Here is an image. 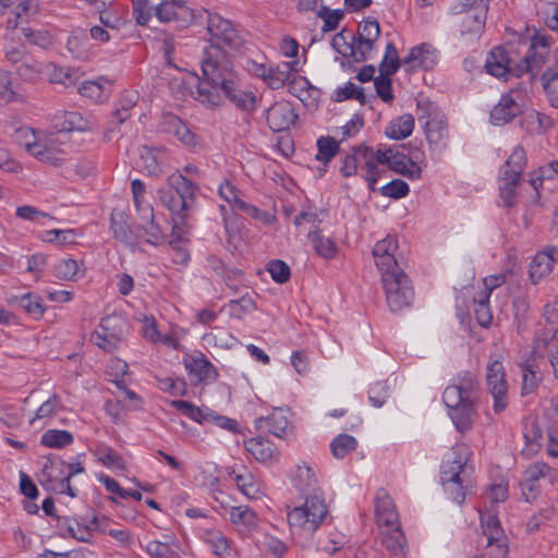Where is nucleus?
Wrapping results in <instances>:
<instances>
[{
    "mask_svg": "<svg viewBox=\"0 0 558 558\" xmlns=\"http://www.w3.org/2000/svg\"><path fill=\"white\" fill-rule=\"evenodd\" d=\"M207 32L210 39L201 58L203 76L198 77L195 99L207 108H215L227 98L240 110L253 111L256 96L242 88L240 74L232 61L231 52L239 51L244 44L239 31L229 20L208 14Z\"/></svg>",
    "mask_w": 558,
    "mask_h": 558,
    "instance_id": "nucleus-1",
    "label": "nucleus"
},
{
    "mask_svg": "<svg viewBox=\"0 0 558 558\" xmlns=\"http://www.w3.org/2000/svg\"><path fill=\"white\" fill-rule=\"evenodd\" d=\"M442 401L454 428L461 435L472 430L480 417L481 389L471 373L459 374L442 392Z\"/></svg>",
    "mask_w": 558,
    "mask_h": 558,
    "instance_id": "nucleus-2",
    "label": "nucleus"
},
{
    "mask_svg": "<svg viewBox=\"0 0 558 558\" xmlns=\"http://www.w3.org/2000/svg\"><path fill=\"white\" fill-rule=\"evenodd\" d=\"M471 456L472 450L466 444L457 442L441 463V485L448 497L459 505L464 501L470 485L468 462Z\"/></svg>",
    "mask_w": 558,
    "mask_h": 558,
    "instance_id": "nucleus-3",
    "label": "nucleus"
},
{
    "mask_svg": "<svg viewBox=\"0 0 558 558\" xmlns=\"http://www.w3.org/2000/svg\"><path fill=\"white\" fill-rule=\"evenodd\" d=\"M287 508V520L291 531L305 537L312 536L328 515L325 496L299 497V502H292Z\"/></svg>",
    "mask_w": 558,
    "mask_h": 558,
    "instance_id": "nucleus-4",
    "label": "nucleus"
},
{
    "mask_svg": "<svg viewBox=\"0 0 558 558\" xmlns=\"http://www.w3.org/2000/svg\"><path fill=\"white\" fill-rule=\"evenodd\" d=\"M526 153L522 146L514 147L513 151L500 167L498 189L504 206L513 207L518 190L522 187L521 175L526 166Z\"/></svg>",
    "mask_w": 558,
    "mask_h": 558,
    "instance_id": "nucleus-5",
    "label": "nucleus"
},
{
    "mask_svg": "<svg viewBox=\"0 0 558 558\" xmlns=\"http://www.w3.org/2000/svg\"><path fill=\"white\" fill-rule=\"evenodd\" d=\"M381 284L387 305L391 312H400L411 305L414 299V290L403 270L381 276Z\"/></svg>",
    "mask_w": 558,
    "mask_h": 558,
    "instance_id": "nucleus-6",
    "label": "nucleus"
},
{
    "mask_svg": "<svg viewBox=\"0 0 558 558\" xmlns=\"http://www.w3.org/2000/svg\"><path fill=\"white\" fill-rule=\"evenodd\" d=\"M486 385L494 399V412L501 413L508 407V381L506 379L504 355L501 352H495L489 355L486 366Z\"/></svg>",
    "mask_w": 558,
    "mask_h": 558,
    "instance_id": "nucleus-7",
    "label": "nucleus"
},
{
    "mask_svg": "<svg viewBox=\"0 0 558 558\" xmlns=\"http://www.w3.org/2000/svg\"><path fill=\"white\" fill-rule=\"evenodd\" d=\"M170 404L196 423L203 424L205 422H211L221 429L230 433H239V423L234 418L220 415L209 408H199L185 400H172Z\"/></svg>",
    "mask_w": 558,
    "mask_h": 558,
    "instance_id": "nucleus-8",
    "label": "nucleus"
},
{
    "mask_svg": "<svg viewBox=\"0 0 558 558\" xmlns=\"http://www.w3.org/2000/svg\"><path fill=\"white\" fill-rule=\"evenodd\" d=\"M125 326L123 317L108 315L101 319L97 329L90 335V341L100 349L111 352L122 341Z\"/></svg>",
    "mask_w": 558,
    "mask_h": 558,
    "instance_id": "nucleus-9",
    "label": "nucleus"
},
{
    "mask_svg": "<svg viewBox=\"0 0 558 558\" xmlns=\"http://www.w3.org/2000/svg\"><path fill=\"white\" fill-rule=\"evenodd\" d=\"M482 530L487 544L481 558H506L508 543L498 517L494 513H487L485 517L482 513Z\"/></svg>",
    "mask_w": 558,
    "mask_h": 558,
    "instance_id": "nucleus-10",
    "label": "nucleus"
},
{
    "mask_svg": "<svg viewBox=\"0 0 558 558\" xmlns=\"http://www.w3.org/2000/svg\"><path fill=\"white\" fill-rule=\"evenodd\" d=\"M392 149L393 146L387 145H379L376 150L365 144L356 146V151L362 155L364 162L362 170L365 171V173L363 177L368 182L372 190H375V184L380 175L378 166L383 165L388 167Z\"/></svg>",
    "mask_w": 558,
    "mask_h": 558,
    "instance_id": "nucleus-11",
    "label": "nucleus"
},
{
    "mask_svg": "<svg viewBox=\"0 0 558 558\" xmlns=\"http://www.w3.org/2000/svg\"><path fill=\"white\" fill-rule=\"evenodd\" d=\"M398 240L395 235H387L375 243L373 257L380 277L389 272L402 270L398 263Z\"/></svg>",
    "mask_w": 558,
    "mask_h": 558,
    "instance_id": "nucleus-12",
    "label": "nucleus"
},
{
    "mask_svg": "<svg viewBox=\"0 0 558 558\" xmlns=\"http://www.w3.org/2000/svg\"><path fill=\"white\" fill-rule=\"evenodd\" d=\"M423 158L424 151L420 147H415L414 150H410V155H407L403 150L393 147L388 168L410 180H416L420 179L422 174V169L418 166V162H421Z\"/></svg>",
    "mask_w": 558,
    "mask_h": 558,
    "instance_id": "nucleus-13",
    "label": "nucleus"
},
{
    "mask_svg": "<svg viewBox=\"0 0 558 558\" xmlns=\"http://www.w3.org/2000/svg\"><path fill=\"white\" fill-rule=\"evenodd\" d=\"M551 469L544 462L531 464L522 475L521 490L525 501L532 502L541 492L542 482L551 483Z\"/></svg>",
    "mask_w": 558,
    "mask_h": 558,
    "instance_id": "nucleus-14",
    "label": "nucleus"
},
{
    "mask_svg": "<svg viewBox=\"0 0 558 558\" xmlns=\"http://www.w3.org/2000/svg\"><path fill=\"white\" fill-rule=\"evenodd\" d=\"M290 481L299 497L325 496L315 470L306 462L299 463L293 468Z\"/></svg>",
    "mask_w": 558,
    "mask_h": 558,
    "instance_id": "nucleus-15",
    "label": "nucleus"
},
{
    "mask_svg": "<svg viewBox=\"0 0 558 558\" xmlns=\"http://www.w3.org/2000/svg\"><path fill=\"white\" fill-rule=\"evenodd\" d=\"M473 290V287H462L460 293L457 295L458 307L469 310L472 305L478 324L483 327H488L493 320L489 298L487 294H475Z\"/></svg>",
    "mask_w": 558,
    "mask_h": 558,
    "instance_id": "nucleus-16",
    "label": "nucleus"
},
{
    "mask_svg": "<svg viewBox=\"0 0 558 558\" xmlns=\"http://www.w3.org/2000/svg\"><path fill=\"white\" fill-rule=\"evenodd\" d=\"M156 15L161 22H177L185 27L195 19L194 10L189 8L183 0H165L156 8Z\"/></svg>",
    "mask_w": 558,
    "mask_h": 558,
    "instance_id": "nucleus-17",
    "label": "nucleus"
},
{
    "mask_svg": "<svg viewBox=\"0 0 558 558\" xmlns=\"http://www.w3.org/2000/svg\"><path fill=\"white\" fill-rule=\"evenodd\" d=\"M229 478L234 482L239 490L251 499H258L264 495L262 482L244 465H234L227 469Z\"/></svg>",
    "mask_w": 558,
    "mask_h": 558,
    "instance_id": "nucleus-18",
    "label": "nucleus"
},
{
    "mask_svg": "<svg viewBox=\"0 0 558 558\" xmlns=\"http://www.w3.org/2000/svg\"><path fill=\"white\" fill-rule=\"evenodd\" d=\"M417 120L424 126L426 140L430 145H439L448 137L447 121L435 106H429L427 114L420 116Z\"/></svg>",
    "mask_w": 558,
    "mask_h": 558,
    "instance_id": "nucleus-19",
    "label": "nucleus"
},
{
    "mask_svg": "<svg viewBox=\"0 0 558 558\" xmlns=\"http://www.w3.org/2000/svg\"><path fill=\"white\" fill-rule=\"evenodd\" d=\"M558 262V246H547L538 252L530 263L529 275L534 284L547 277Z\"/></svg>",
    "mask_w": 558,
    "mask_h": 558,
    "instance_id": "nucleus-20",
    "label": "nucleus"
},
{
    "mask_svg": "<svg viewBox=\"0 0 558 558\" xmlns=\"http://www.w3.org/2000/svg\"><path fill=\"white\" fill-rule=\"evenodd\" d=\"M533 354L546 355L550 363L554 377L558 379V329L548 330L534 339Z\"/></svg>",
    "mask_w": 558,
    "mask_h": 558,
    "instance_id": "nucleus-21",
    "label": "nucleus"
},
{
    "mask_svg": "<svg viewBox=\"0 0 558 558\" xmlns=\"http://www.w3.org/2000/svg\"><path fill=\"white\" fill-rule=\"evenodd\" d=\"M514 89L501 96L490 111V122L494 125H505L523 112V106L513 97Z\"/></svg>",
    "mask_w": 558,
    "mask_h": 558,
    "instance_id": "nucleus-22",
    "label": "nucleus"
},
{
    "mask_svg": "<svg viewBox=\"0 0 558 558\" xmlns=\"http://www.w3.org/2000/svg\"><path fill=\"white\" fill-rule=\"evenodd\" d=\"M137 100L138 95L136 92H125L122 94L104 133L107 141H110L111 133L118 131L119 126L131 117V111L136 106Z\"/></svg>",
    "mask_w": 558,
    "mask_h": 558,
    "instance_id": "nucleus-23",
    "label": "nucleus"
},
{
    "mask_svg": "<svg viewBox=\"0 0 558 558\" xmlns=\"http://www.w3.org/2000/svg\"><path fill=\"white\" fill-rule=\"evenodd\" d=\"M374 508L379 530L399 523L395 502L385 489L380 488L376 492Z\"/></svg>",
    "mask_w": 558,
    "mask_h": 558,
    "instance_id": "nucleus-24",
    "label": "nucleus"
},
{
    "mask_svg": "<svg viewBox=\"0 0 558 558\" xmlns=\"http://www.w3.org/2000/svg\"><path fill=\"white\" fill-rule=\"evenodd\" d=\"M244 447L262 464L272 465L279 461L280 452L268 439L253 437L244 441Z\"/></svg>",
    "mask_w": 558,
    "mask_h": 558,
    "instance_id": "nucleus-25",
    "label": "nucleus"
},
{
    "mask_svg": "<svg viewBox=\"0 0 558 558\" xmlns=\"http://www.w3.org/2000/svg\"><path fill=\"white\" fill-rule=\"evenodd\" d=\"M126 218L125 211L113 213L111 216V229L117 240L133 246L142 238V229L140 226L131 227Z\"/></svg>",
    "mask_w": 558,
    "mask_h": 558,
    "instance_id": "nucleus-26",
    "label": "nucleus"
},
{
    "mask_svg": "<svg viewBox=\"0 0 558 558\" xmlns=\"http://www.w3.org/2000/svg\"><path fill=\"white\" fill-rule=\"evenodd\" d=\"M184 366L196 383L215 380L217 377L214 365L202 353L184 357Z\"/></svg>",
    "mask_w": 558,
    "mask_h": 558,
    "instance_id": "nucleus-27",
    "label": "nucleus"
},
{
    "mask_svg": "<svg viewBox=\"0 0 558 558\" xmlns=\"http://www.w3.org/2000/svg\"><path fill=\"white\" fill-rule=\"evenodd\" d=\"M89 451L97 462L111 471L122 472L128 469L125 459L106 442L97 441Z\"/></svg>",
    "mask_w": 558,
    "mask_h": 558,
    "instance_id": "nucleus-28",
    "label": "nucleus"
},
{
    "mask_svg": "<svg viewBox=\"0 0 558 558\" xmlns=\"http://www.w3.org/2000/svg\"><path fill=\"white\" fill-rule=\"evenodd\" d=\"M296 114L289 104L276 102L272 105L266 116L269 128L275 132L290 129L294 124Z\"/></svg>",
    "mask_w": 558,
    "mask_h": 558,
    "instance_id": "nucleus-29",
    "label": "nucleus"
},
{
    "mask_svg": "<svg viewBox=\"0 0 558 558\" xmlns=\"http://www.w3.org/2000/svg\"><path fill=\"white\" fill-rule=\"evenodd\" d=\"M5 301L9 305L21 307L35 320L41 319L47 310L41 296L32 292H26L22 295L12 294L8 296Z\"/></svg>",
    "mask_w": 558,
    "mask_h": 558,
    "instance_id": "nucleus-30",
    "label": "nucleus"
},
{
    "mask_svg": "<svg viewBox=\"0 0 558 558\" xmlns=\"http://www.w3.org/2000/svg\"><path fill=\"white\" fill-rule=\"evenodd\" d=\"M170 186L174 193L181 197V207L179 209H191L195 206L198 187L191 180L181 173H174L168 177Z\"/></svg>",
    "mask_w": 558,
    "mask_h": 558,
    "instance_id": "nucleus-31",
    "label": "nucleus"
},
{
    "mask_svg": "<svg viewBox=\"0 0 558 558\" xmlns=\"http://www.w3.org/2000/svg\"><path fill=\"white\" fill-rule=\"evenodd\" d=\"M51 123L58 132H84L90 130L88 122L76 111H57L51 117Z\"/></svg>",
    "mask_w": 558,
    "mask_h": 558,
    "instance_id": "nucleus-32",
    "label": "nucleus"
},
{
    "mask_svg": "<svg viewBox=\"0 0 558 558\" xmlns=\"http://www.w3.org/2000/svg\"><path fill=\"white\" fill-rule=\"evenodd\" d=\"M556 175H558V160H553L531 173L527 185L532 193L533 204L543 206V204L538 203V199L544 181L553 180Z\"/></svg>",
    "mask_w": 558,
    "mask_h": 558,
    "instance_id": "nucleus-33",
    "label": "nucleus"
},
{
    "mask_svg": "<svg viewBox=\"0 0 558 558\" xmlns=\"http://www.w3.org/2000/svg\"><path fill=\"white\" fill-rule=\"evenodd\" d=\"M145 550L151 558H178L182 548L177 538L165 535L162 541H149Z\"/></svg>",
    "mask_w": 558,
    "mask_h": 558,
    "instance_id": "nucleus-34",
    "label": "nucleus"
},
{
    "mask_svg": "<svg viewBox=\"0 0 558 558\" xmlns=\"http://www.w3.org/2000/svg\"><path fill=\"white\" fill-rule=\"evenodd\" d=\"M511 59L505 47L498 46L490 50L486 58L485 68L495 77H504L511 71Z\"/></svg>",
    "mask_w": 558,
    "mask_h": 558,
    "instance_id": "nucleus-35",
    "label": "nucleus"
},
{
    "mask_svg": "<svg viewBox=\"0 0 558 558\" xmlns=\"http://www.w3.org/2000/svg\"><path fill=\"white\" fill-rule=\"evenodd\" d=\"M229 518L231 523L243 533L255 530L259 522L257 513L247 506L231 507Z\"/></svg>",
    "mask_w": 558,
    "mask_h": 558,
    "instance_id": "nucleus-36",
    "label": "nucleus"
},
{
    "mask_svg": "<svg viewBox=\"0 0 558 558\" xmlns=\"http://www.w3.org/2000/svg\"><path fill=\"white\" fill-rule=\"evenodd\" d=\"M159 151L149 146H142L140 148V159L137 167L140 170L150 177H159L163 173Z\"/></svg>",
    "mask_w": 558,
    "mask_h": 558,
    "instance_id": "nucleus-37",
    "label": "nucleus"
},
{
    "mask_svg": "<svg viewBox=\"0 0 558 558\" xmlns=\"http://www.w3.org/2000/svg\"><path fill=\"white\" fill-rule=\"evenodd\" d=\"M381 541L386 549L393 556L404 555L405 537L400 529V523L380 529Z\"/></svg>",
    "mask_w": 558,
    "mask_h": 558,
    "instance_id": "nucleus-38",
    "label": "nucleus"
},
{
    "mask_svg": "<svg viewBox=\"0 0 558 558\" xmlns=\"http://www.w3.org/2000/svg\"><path fill=\"white\" fill-rule=\"evenodd\" d=\"M263 422L268 432L278 438H284L292 430L287 412L282 409L274 410L268 416L263 418Z\"/></svg>",
    "mask_w": 558,
    "mask_h": 558,
    "instance_id": "nucleus-39",
    "label": "nucleus"
},
{
    "mask_svg": "<svg viewBox=\"0 0 558 558\" xmlns=\"http://www.w3.org/2000/svg\"><path fill=\"white\" fill-rule=\"evenodd\" d=\"M287 85L289 93L298 97L304 104L308 99L317 100L322 94L320 89L313 86L305 76L290 77Z\"/></svg>",
    "mask_w": 558,
    "mask_h": 558,
    "instance_id": "nucleus-40",
    "label": "nucleus"
},
{
    "mask_svg": "<svg viewBox=\"0 0 558 558\" xmlns=\"http://www.w3.org/2000/svg\"><path fill=\"white\" fill-rule=\"evenodd\" d=\"M168 222L163 219L162 211H151L150 220L146 226H140L142 238L153 245H156L165 235Z\"/></svg>",
    "mask_w": 558,
    "mask_h": 558,
    "instance_id": "nucleus-41",
    "label": "nucleus"
},
{
    "mask_svg": "<svg viewBox=\"0 0 558 558\" xmlns=\"http://www.w3.org/2000/svg\"><path fill=\"white\" fill-rule=\"evenodd\" d=\"M404 64L418 65L425 70L433 68L436 63L435 52L430 45L422 44L411 49L403 59Z\"/></svg>",
    "mask_w": 558,
    "mask_h": 558,
    "instance_id": "nucleus-42",
    "label": "nucleus"
},
{
    "mask_svg": "<svg viewBox=\"0 0 558 558\" xmlns=\"http://www.w3.org/2000/svg\"><path fill=\"white\" fill-rule=\"evenodd\" d=\"M201 539L209 547L210 551L218 557H225L230 553V542L219 530L208 529L202 531Z\"/></svg>",
    "mask_w": 558,
    "mask_h": 558,
    "instance_id": "nucleus-43",
    "label": "nucleus"
},
{
    "mask_svg": "<svg viewBox=\"0 0 558 558\" xmlns=\"http://www.w3.org/2000/svg\"><path fill=\"white\" fill-rule=\"evenodd\" d=\"M508 498V485L500 482L492 485L483 495L485 510H480V519L482 520V513L487 517V513H494L496 517V512L494 510L495 505L499 502H504Z\"/></svg>",
    "mask_w": 558,
    "mask_h": 558,
    "instance_id": "nucleus-44",
    "label": "nucleus"
},
{
    "mask_svg": "<svg viewBox=\"0 0 558 558\" xmlns=\"http://www.w3.org/2000/svg\"><path fill=\"white\" fill-rule=\"evenodd\" d=\"M414 129V118L412 114H403L392 120L385 129L387 137L392 140H403L410 136Z\"/></svg>",
    "mask_w": 558,
    "mask_h": 558,
    "instance_id": "nucleus-45",
    "label": "nucleus"
},
{
    "mask_svg": "<svg viewBox=\"0 0 558 558\" xmlns=\"http://www.w3.org/2000/svg\"><path fill=\"white\" fill-rule=\"evenodd\" d=\"M219 196L231 207L238 209H257L256 206H248L242 199L241 191L229 180H226L223 183L219 185L218 189Z\"/></svg>",
    "mask_w": 558,
    "mask_h": 558,
    "instance_id": "nucleus-46",
    "label": "nucleus"
},
{
    "mask_svg": "<svg viewBox=\"0 0 558 558\" xmlns=\"http://www.w3.org/2000/svg\"><path fill=\"white\" fill-rule=\"evenodd\" d=\"M539 80L549 105L558 108V69L549 66Z\"/></svg>",
    "mask_w": 558,
    "mask_h": 558,
    "instance_id": "nucleus-47",
    "label": "nucleus"
},
{
    "mask_svg": "<svg viewBox=\"0 0 558 558\" xmlns=\"http://www.w3.org/2000/svg\"><path fill=\"white\" fill-rule=\"evenodd\" d=\"M39 12L38 0H24L15 9L14 19L8 21L9 28H19L23 23L28 22L31 17Z\"/></svg>",
    "mask_w": 558,
    "mask_h": 558,
    "instance_id": "nucleus-48",
    "label": "nucleus"
},
{
    "mask_svg": "<svg viewBox=\"0 0 558 558\" xmlns=\"http://www.w3.org/2000/svg\"><path fill=\"white\" fill-rule=\"evenodd\" d=\"M74 441L73 434L63 429H48L40 437V444L47 448L62 449Z\"/></svg>",
    "mask_w": 558,
    "mask_h": 558,
    "instance_id": "nucleus-49",
    "label": "nucleus"
},
{
    "mask_svg": "<svg viewBox=\"0 0 558 558\" xmlns=\"http://www.w3.org/2000/svg\"><path fill=\"white\" fill-rule=\"evenodd\" d=\"M461 9L457 10V13H460L468 9H477L478 12L474 14V26L468 27L469 32L481 33L485 26L486 13L488 11V1L487 0H462Z\"/></svg>",
    "mask_w": 558,
    "mask_h": 558,
    "instance_id": "nucleus-50",
    "label": "nucleus"
},
{
    "mask_svg": "<svg viewBox=\"0 0 558 558\" xmlns=\"http://www.w3.org/2000/svg\"><path fill=\"white\" fill-rule=\"evenodd\" d=\"M294 63L282 62L276 68H269V73L266 78L267 85L272 89H279L288 84L291 73L294 71Z\"/></svg>",
    "mask_w": 558,
    "mask_h": 558,
    "instance_id": "nucleus-51",
    "label": "nucleus"
},
{
    "mask_svg": "<svg viewBox=\"0 0 558 558\" xmlns=\"http://www.w3.org/2000/svg\"><path fill=\"white\" fill-rule=\"evenodd\" d=\"M85 472V466L82 461L66 463L65 474L62 476L61 482H59L58 486H56L57 494H66L71 498L77 496V489L71 486V478L76 475Z\"/></svg>",
    "mask_w": 558,
    "mask_h": 558,
    "instance_id": "nucleus-52",
    "label": "nucleus"
},
{
    "mask_svg": "<svg viewBox=\"0 0 558 558\" xmlns=\"http://www.w3.org/2000/svg\"><path fill=\"white\" fill-rule=\"evenodd\" d=\"M62 408L61 400L57 395L51 396L46 400L35 412V415L29 418V424L35 425L36 422L47 424Z\"/></svg>",
    "mask_w": 558,
    "mask_h": 558,
    "instance_id": "nucleus-53",
    "label": "nucleus"
},
{
    "mask_svg": "<svg viewBox=\"0 0 558 558\" xmlns=\"http://www.w3.org/2000/svg\"><path fill=\"white\" fill-rule=\"evenodd\" d=\"M66 462L62 460L48 461L43 469V478L49 489L56 492V486L65 474Z\"/></svg>",
    "mask_w": 558,
    "mask_h": 558,
    "instance_id": "nucleus-54",
    "label": "nucleus"
},
{
    "mask_svg": "<svg viewBox=\"0 0 558 558\" xmlns=\"http://www.w3.org/2000/svg\"><path fill=\"white\" fill-rule=\"evenodd\" d=\"M308 238L313 243V247L316 253L323 258L330 259L336 256L337 245L329 239L318 234L315 230H308Z\"/></svg>",
    "mask_w": 558,
    "mask_h": 558,
    "instance_id": "nucleus-55",
    "label": "nucleus"
},
{
    "mask_svg": "<svg viewBox=\"0 0 558 558\" xmlns=\"http://www.w3.org/2000/svg\"><path fill=\"white\" fill-rule=\"evenodd\" d=\"M357 447L355 437L349 434H340L330 442V450L336 459H343Z\"/></svg>",
    "mask_w": 558,
    "mask_h": 558,
    "instance_id": "nucleus-56",
    "label": "nucleus"
},
{
    "mask_svg": "<svg viewBox=\"0 0 558 558\" xmlns=\"http://www.w3.org/2000/svg\"><path fill=\"white\" fill-rule=\"evenodd\" d=\"M317 150L316 159L327 167V165L338 154L339 143L330 136H320L317 140Z\"/></svg>",
    "mask_w": 558,
    "mask_h": 558,
    "instance_id": "nucleus-57",
    "label": "nucleus"
},
{
    "mask_svg": "<svg viewBox=\"0 0 558 558\" xmlns=\"http://www.w3.org/2000/svg\"><path fill=\"white\" fill-rule=\"evenodd\" d=\"M348 99H355L361 105H365L367 102L364 89L352 82H348L344 86L338 87L332 96V100L336 102H341Z\"/></svg>",
    "mask_w": 558,
    "mask_h": 558,
    "instance_id": "nucleus-58",
    "label": "nucleus"
},
{
    "mask_svg": "<svg viewBox=\"0 0 558 558\" xmlns=\"http://www.w3.org/2000/svg\"><path fill=\"white\" fill-rule=\"evenodd\" d=\"M166 124L168 125V132L174 134V136L184 144H191L193 142V133L186 126L185 123L177 116L170 114L166 118Z\"/></svg>",
    "mask_w": 558,
    "mask_h": 558,
    "instance_id": "nucleus-59",
    "label": "nucleus"
},
{
    "mask_svg": "<svg viewBox=\"0 0 558 558\" xmlns=\"http://www.w3.org/2000/svg\"><path fill=\"white\" fill-rule=\"evenodd\" d=\"M317 16L324 21L322 32L328 33L335 31L339 26L340 21L344 17V12L339 9L331 10L328 7L323 5L317 11Z\"/></svg>",
    "mask_w": 558,
    "mask_h": 558,
    "instance_id": "nucleus-60",
    "label": "nucleus"
},
{
    "mask_svg": "<svg viewBox=\"0 0 558 558\" xmlns=\"http://www.w3.org/2000/svg\"><path fill=\"white\" fill-rule=\"evenodd\" d=\"M80 265L75 259L68 258L60 260L54 266V276L61 280L75 281L77 280Z\"/></svg>",
    "mask_w": 558,
    "mask_h": 558,
    "instance_id": "nucleus-61",
    "label": "nucleus"
},
{
    "mask_svg": "<svg viewBox=\"0 0 558 558\" xmlns=\"http://www.w3.org/2000/svg\"><path fill=\"white\" fill-rule=\"evenodd\" d=\"M184 211H175L171 217V239L170 241H178L179 243L189 242V227L185 222Z\"/></svg>",
    "mask_w": 558,
    "mask_h": 558,
    "instance_id": "nucleus-62",
    "label": "nucleus"
},
{
    "mask_svg": "<svg viewBox=\"0 0 558 558\" xmlns=\"http://www.w3.org/2000/svg\"><path fill=\"white\" fill-rule=\"evenodd\" d=\"M350 39L353 41V49H351V57L354 62L361 63L367 60L369 52L375 47V40L357 38L351 35Z\"/></svg>",
    "mask_w": 558,
    "mask_h": 558,
    "instance_id": "nucleus-63",
    "label": "nucleus"
},
{
    "mask_svg": "<svg viewBox=\"0 0 558 558\" xmlns=\"http://www.w3.org/2000/svg\"><path fill=\"white\" fill-rule=\"evenodd\" d=\"M389 398V386L387 381L380 380L371 385L368 400L375 408H381Z\"/></svg>",
    "mask_w": 558,
    "mask_h": 558,
    "instance_id": "nucleus-64",
    "label": "nucleus"
}]
</instances>
